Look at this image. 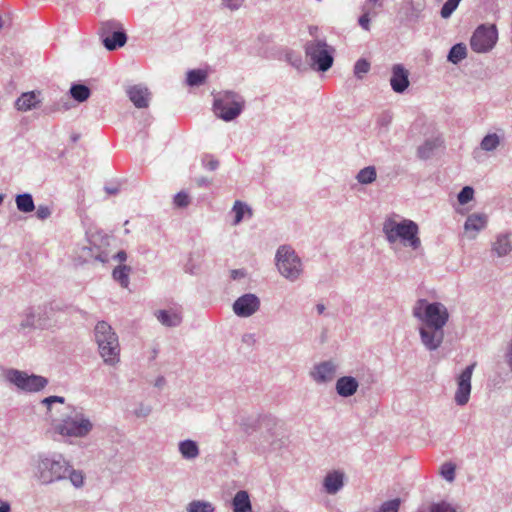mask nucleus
<instances>
[{"label":"nucleus","instance_id":"obj_40","mask_svg":"<svg viewBox=\"0 0 512 512\" xmlns=\"http://www.w3.org/2000/svg\"><path fill=\"white\" fill-rule=\"evenodd\" d=\"M370 70V63L364 59L361 58L356 61L354 65V75L358 79H362L365 74H367Z\"/></svg>","mask_w":512,"mask_h":512},{"label":"nucleus","instance_id":"obj_34","mask_svg":"<svg viewBox=\"0 0 512 512\" xmlns=\"http://www.w3.org/2000/svg\"><path fill=\"white\" fill-rule=\"evenodd\" d=\"M232 211L235 214L233 221L234 225H238L243 220L245 213H247L249 217L252 216L251 208L239 200L235 201Z\"/></svg>","mask_w":512,"mask_h":512},{"label":"nucleus","instance_id":"obj_5","mask_svg":"<svg viewBox=\"0 0 512 512\" xmlns=\"http://www.w3.org/2000/svg\"><path fill=\"white\" fill-rule=\"evenodd\" d=\"M418 232V225L412 220L396 222L388 219L383 224V233L390 244L400 240L404 246L411 247L414 250L421 246Z\"/></svg>","mask_w":512,"mask_h":512},{"label":"nucleus","instance_id":"obj_31","mask_svg":"<svg viewBox=\"0 0 512 512\" xmlns=\"http://www.w3.org/2000/svg\"><path fill=\"white\" fill-rule=\"evenodd\" d=\"M467 56V48L463 43H457L449 50L447 59L453 64H458L460 61L465 59Z\"/></svg>","mask_w":512,"mask_h":512},{"label":"nucleus","instance_id":"obj_9","mask_svg":"<svg viewBox=\"0 0 512 512\" xmlns=\"http://www.w3.org/2000/svg\"><path fill=\"white\" fill-rule=\"evenodd\" d=\"M98 34L103 46L108 51L123 47L127 42V34L122 24L115 19L101 22Z\"/></svg>","mask_w":512,"mask_h":512},{"label":"nucleus","instance_id":"obj_63","mask_svg":"<svg viewBox=\"0 0 512 512\" xmlns=\"http://www.w3.org/2000/svg\"><path fill=\"white\" fill-rule=\"evenodd\" d=\"M57 109H58V108L45 107V108H44V110H43V112L47 114V113H51V112H53V111H55V110H57Z\"/></svg>","mask_w":512,"mask_h":512},{"label":"nucleus","instance_id":"obj_25","mask_svg":"<svg viewBox=\"0 0 512 512\" xmlns=\"http://www.w3.org/2000/svg\"><path fill=\"white\" fill-rule=\"evenodd\" d=\"M408 6L409 7L406 13V20L415 23L423 17L422 13L426 8V1L410 0Z\"/></svg>","mask_w":512,"mask_h":512},{"label":"nucleus","instance_id":"obj_20","mask_svg":"<svg viewBox=\"0 0 512 512\" xmlns=\"http://www.w3.org/2000/svg\"><path fill=\"white\" fill-rule=\"evenodd\" d=\"M344 485V474L340 471L329 472L323 481V486L328 494H336Z\"/></svg>","mask_w":512,"mask_h":512},{"label":"nucleus","instance_id":"obj_7","mask_svg":"<svg viewBox=\"0 0 512 512\" xmlns=\"http://www.w3.org/2000/svg\"><path fill=\"white\" fill-rule=\"evenodd\" d=\"M275 262L279 273L291 282L298 280L303 272L302 261L289 245L278 247Z\"/></svg>","mask_w":512,"mask_h":512},{"label":"nucleus","instance_id":"obj_22","mask_svg":"<svg viewBox=\"0 0 512 512\" xmlns=\"http://www.w3.org/2000/svg\"><path fill=\"white\" fill-rule=\"evenodd\" d=\"M512 251V243L510 241V234H499L496 240L492 243V252L498 257H504Z\"/></svg>","mask_w":512,"mask_h":512},{"label":"nucleus","instance_id":"obj_28","mask_svg":"<svg viewBox=\"0 0 512 512\" xmlns=\"http://www.w3.org/2000/svg\"><path fill=\"white\" fill-rule=\"evenodd\" d=\"M69 92L71 97L79 103L86 101L91 95L90 88L80 83L72 84Z\"/></svg>","mask_w":512,"mask_h":512},{"label":"nucleus","instance_id":"obj_49","mask_svg":"<svg viewBox=\"0 0 512 512\" xmlns=\"http://www.w3.org/2000/svg\"><path fill=\"white\" fill-rule=\"evenodd\" d=\"M65 398L62 396H49L42 400V404H44L48 410H50L51 405L53 403H61L64 404Z\"/></svg>","mask_w":512,"mask_h":512},{"label":"nucleus","instance_id":"obj_36","mask_svg":"<svg viewBox=\"0 0 512 512\" xmlns=\"http://www.w3.org/2000/svg\"><path fill=\"white\" fill-rule=\"evenodd\" d=\"M187 510L188 512H214L215 508L210 502L192 501Z\"/></svg>","mask_w":512,"mask_h":512},{"label":"nucleus","instance_id":"obj_41","mask_svg":"<svg viewBox=\"0 0 512 512\" xmlns=\"http://www.w3.org/2000/svg\"><path fill=\"white\" fill-rule=\"evenodd\" d=\"M361 10L363 14L359 17L358 23L364 30L368 31L370 29V15L375 16L377 15V12L372 8L367 7H361Z\"/></svg>","mask_w":512,"mask_h":512},{"label":"nucleus","instance_id":"obj_12","mask_svg":"<svg viewBox=\"0 0 512 512\" xmlns=\"http://www.w3.org/2000/svg\"><path fill=\"white\" fill-rule=\"evenodd\" d=\"M476 363L468 365L457 377V389L455 392L454 400L459 406H464L468 403L471 394V378Z\"/></svg>","mask_w":512,"mask_h":512},{"label":"nucleus","instance_id":"obj_6","mask_svg":"<svg viewBox=\"0 0 512 512\" xmlns=\"http://www.w3.org/2000/svg\"><path fill=\"white\" fill-rule=\"evenodd\" d=\"M304 51L313 70L326 72L333 66L335 49L325 39L307 41L304 45Z\"/></svg>","mask_w":512,"mask_h":512},{"label":"nucleus","instance_id":"obj_60","mask_svg":"<svg viewBox=\"0 0 512 512\" xmlns=\"http://www.w3.org/2000/svg\"><path fill=\"white\" fill-rule=\"evenodd\" d=\"M507 358H508V364H509V366L512 369V340H511V343H510V346H509V351H508V354H507Z\"/></svg>","mask_w":512,"mask_h":512},{"label":"nucleus","instance_id":"obj_8","mask_svg":"<svg viewBox=\"0 0 512 512\" xmlns=\"http://www.w3.org/2000/svg\"><path fill=\"white\" fill-rule=\"evenodd\" d=\"M245 101L233 91H226L214 100V112L222 120L229 122L236 119L243 111Z\"/></svg>","mask_w":512,"mask_h":512},{"label":"nucleus","instance_id":"obj_57","mask_svg":"<svg viewBox=\"0 0 512 512\" xmlns=\"http://www.w3.org/2000/svg\"><path fill=\"white\" fill-rule=\"evenodd\" d=\"M244 276H245V273L241 269H234V270L231 271V277L233 279H238V278H241V277H244Z\"/></svg>","mask_w":512,"mask_h":512},{"label":"nucleus","instance_id":"obj_10","mask_svg":"<svg viewBox=\"0 0 512 512\" xmlns=\"http://www.w3.org/2000/svg\"><path fill=\"white\" fill-rule=\"evenodd\" d=\"M4 373L8 382L25 392H39L48 384V380L43 376L29 375L24 371L14 368L6 369Z\"/></svg>","mask_w":512,"mask_h":512},{"label":"nucleus","instance_id":"obj_29","mask_svg":"<svg viewBox=\"0 0 512 512\" xmlns=\"http://www.w3.org/2000/svg\"><path fill=\"white\" fill-rule=\"evenodd\" d=\"M37 328L35 321V313L33 308H27L22 314V320L18 327V332L24 333L27 329H35Z\"/></svg>","mask_w":512,"mask_h":512},{"label":"nucleus","instance_id":"obj_44","mask_svg":"<svg viewBox=\"0 0 512 512\" xmlns=\"http://www.w3.org/2000/svg\"><path fill=\"white\" fill-rule=\"evenodd\" d=\"M474 189L470 186H465L458 193L457 199L461 205H465L473 199Z\"/></svg>","mask_w":512,"mask_h":512},{"label":"nucleus","instance_id":"obj_18","mask_svg":"<svg viewBox=\"0 0 512 512\" xmlns=\"http://www.w3.org/2000/svg\"><path fill=\"white\" fill-rule=\"evenodd\" d=\"M359 387L356 378L352 376H342L336 381L335 389L339 396L347 398L354 395Z\"/></svg>","mask_w":512,"mask_h":512},{"label":"nucleus","instance_id":"obj_26","mask_svg":"<svg viewBox=\"0 0 512 512\" xmlns=\"http://www.w3.org/2000/svg\"><path fill=\"white\" fill-rule=\"evenodd\" d=\"M157 320L166 327H177L182 322L180 313L168 310H160L156 314Z\"/></svg>","mask_w":512,"mask_h":512},{"label":"nucleus","instance_id":"obj_43","mask_svg":"<svg viewBox=\"0 0 512 512\" xmlns=\"http://www.w3.org/2000/svg\"><path fill=\"white\" fill-rule=\"evenodd\" d=\"M401 505V499L395 498L392 500L385 501L381 504L376 512H398Z\"/></svg>","mask_w":512,"mask_h":512},{"label":"nucleus","instance_id":"obj_62","mask_svg":"<svg viewBox=\"0 0 512 512\" xmlns=\"http://www.w3.org/2000/svg\"><path fill=\"white\" fill-rule=\"evenodd\" d=\"M106 192L108 194H116L118 192V189L117 188H109V187H106L105 188Z\"/></svg>","mask_w":512,"mask_h":512},{"label":"nucleus","instance_id":"obj_15","mask_svg":"<svg viewBox=\"0 0 512 512\" xmlns=\"http://www.w3.org/2000/svg\"><path fill=\"white\" fill-rule=\"evenodd\" d=\"M126 94L136 108L143 109L149 106L150 92L146 86L141 84L129 86Z\"/></svg>","mask_w":512,"mask_h":512},{"label":"nucleus","instance_id":"obj_42","mask_svg":"<svg viewBox=\"0 0 512 512\" xmlns=\"http://www.w3.org/2000/svg\"><path fill=\"white\" fill-rule=\"evenodd\" d=\"M460 2L461 0H446L440 11L441 17L444 19L449 18L452 15V13L457 9Z\"/></svg>","mask_w":512,"mask_h":512},{"label":"nucleus","instance_id":"obj_30","mask_svg":"<svg viewBox=\"0 0 512 512\" xmlns=\"http://www.w3.org/2000/svg\"><path fill=\"white\" fill-rule=\"evenodd\" d=\"M131 272V267L127 265H119L114 268L112 272L113 279L117 281L121 287L127 288L129 285V274Z\"/></svg>","mask_w":512,"mask_h":512},{"label":"nucleus","instance_id":"obj_33","mask_svg":"<svg viewBox=\"0 0 512 512\" xmlns=\"http://www.w3.org/2000/svg\"><path fill=\"white\" fill-rule=\"evenodd\" d=\"M377 173L374 166H367L361 169L357 175L356 179L360 184L368 185L373 183L376 180Z\"/></svg>","mask_w":512,"mask_h":512},{"label":"nucleus","instance_id":"obj_59","mask_svg":"<svg viewBox=\"0 0 512 512\" xmlns=\"http://www.w3.org/2000/svg\"><path fill=\"white\" fill-rule=\"evenodd\" d=\"M166 380L163 376H159L156 380H155V386L158 387V388H161L164 386Z\"/></svg>","mask_w":512,"mask_h":512},{"label":"nucleus","instance_id":"obj_32","mask_svg":"<svg viewBox=\"0 0 512 512\" xmlns=\"http://www.w3.org/2000/svg\"><path fill=\"white\" fill-rule=\"evenodd\" d=\"M207 72L202 69H193L187 72L186 82L189 86L195 87L205 83L207 79Z\"/></svg>","mask_w":512,"mask_h":512},{"label":"nucleus","instance_id":"obj_48","mask_svg":"<svg viewBox=\"0 0 512 512\" xmlns=\"http://www.w3.org/2000/svg\"><path fill=\"white\" fill-rule=\"evenodd\" d=\"M52 214L51 209L46 205H39L36 210V216L40 220L49 218Z\"/></svg>","mask_w":512,"mask_h":512},{"label":"nucleus","instance_id":"obj_50","mask_svg":"<svg viewBox=\"0 0 512 512\" xmlns=\"http://www.w3.org/2000/svg\"><path fill=\"white\" fill-rule=\"evenodd\" d=\"M243 2L244 0H221L222 6L232 11L239 9Z\"/></svg>","mask_w":512,"mask_h":512},{"label":"nucleus","instance_id":"obj_61","mask_svg":"<svg viewBox=\"0 0 512 512\" xmlns=\"http://www.w3.org/2000/svg\"><path fill=\"white\" fill-rule=\"evenodd\" d=\"M315 308L318 314H323L325 311V305L322 303H318Z\"/></svg>","mask_w":512,"mask_h":512},{"label":"nucleus","instance_id":"obj_47","mask_svg":"<svg viewBox=\"0 0 512 512\" xmlns=\"http://www.w3.org/2000/svg\"><path fill=\"white\" fill-rule=\"evenodd\" d=\"M174 205L179 208H185L189 205L190 199L186 192L180 191L174 196Z\"/></svg>","mask_w":512,"mask_h":512},{"label":"nucleus","instance_id":"obj_14","mask_svg":"<svg viewBox=\"0 0 512 512\" xmlns=\"http://www.w3.org/2000/svg\"><path fill=\"white\" fill-rule=\"evenodd\" d=\"M337 366L332 361H323L314 366L310 372L311 378L318 384L327 383L334 379Z\"/></svg>","mask_w":512,"mask_h":512},{"label":"nucleus","instance_id":"obj_55","mask_svg":"<svg viewBox=\"0 0 512 512\" xmlns=\"http://www.w3.org/2000/svg\"><path fill=\"white\" fill-rule=\"evenodd\" d=\"M11 506L9 502L0 499V512H10Z\"/></svg>","mask_w":512,"mask_h":512},{"label":"nucleus","instance_id":"obj_2","mask_svg":"<svg viewBox=\"0 0 512 512\" xmlns=\"http://www.w3.org/2000/svg\"><path fill=\"white\" fill-rule=\"evenodd\" d=\"M56 433L63 437H86L93 429V423L82 408L68 405L62 418L53 425Z\"/></svg>","mask_w":512,"mask_h":512},{"label":"nucleus","instance_id":"obj_27","mask_svg":"<svg viewBox=\"0 0 512 512\" xmlns=\"http://www.w3.org/2000/svg\"><path fill=\"white\" fill-rule=\"evenodd\" d=\"M15 203L17 209L22 213H30L35 210L33 196L30 193L16 195Z\"/></svg>","mask_w":512,"mask_h":512},{"label":"nucleus","instance_id":"obj_3","mask_svg":"<svg viewBox=\"0 0 512 512\" xmlns=\"http://www.w3.org/2000/svg\"><path fill=\"white\" fill-rule=\"evenodd\" d=\"M70 462L61 454L39 455L34 476L42 485L67 479Z\"/></svg>","mask_w":512,"mask_h":512},{"label":"nucleus","instance_id":"obj_53","mask_svg":"<svg viewBox=\"0 0 512 512\" xmlns=\"http://www.w3.org/2000/svg\"><path fill=\"white\" fill-rule=\"evenodd\" d=\"M114 260H118L119 262H124L127 260V253L124 250H120L113 256Z\"/></svg>","mask_w":512,"mask_h":512},{"label":"nucleus","instance_id":"obj_35","mask_svg":"<svg viewBox=\"0 0 512 512\" xmlns=\"http://www.w3.org/2000/svg\"><path fill=\"white\" fill-rule=\"evenodd\" d=\"M285 60L295 69L298 71H304L306 70V66L303 62L302 56L300 53L293 51V50H287L285 52Z\"/></svg>","mask_w":512,"mask_h":512},{"label":"nucleus","instance_id":"obj_4","mask_svg":"<svg viewBox=\"0 0 512 512\" xmlns=\"http://www.w3.org/2000/svg\"><path fill=\"white\" fill-rule=\"evenodd\" d=\"M94 339L104 363L114 366L120 361V343L117 333L106 321H99L94 328Z\"/></svg>","mask_w":512,"mask_h":512},{"label":"nucleus","instance_id":"obj_46","mask_svg":"<svg viewBox=\"0 0 512 512\" xmlns=\"http://www.w3.org/2000/svg\"><path fill=\"white\" fill-rule=\"evenodd\" d=\"M201 162L203 167L209 171H215L219 167V161L209 154H205Z\"/></svg>","mask_w":512,"mask_h":512},{"label":"nucleus","instance_id":"obj_1","mask_svg":"<svg viewBox=\"0 0 512 512\" xmlns=\"http://www.w3.org/2000/svg\"><path fill=\"white\" fill-rule=\"evenodd\" d=\"M412 315L420 322V339L429 351L437 350L444 340V327L449 321L447 307L441 302H429L418 299L412 309Z\"/></svg>","mask_w":512,"mask_h":512},{"label":"nucleus","instance_id":"obj_54","mask_svg":"<svg viewBox=\"0 0 512 512\" xmlns=\"http://www.w3.org/2000/svg\"><path fill=\"white\" fill-rule=\"evenodd\" d=\"M151 412V409L149 407H146V408H140L139 410H137L135 412L136 416L138 417H146L147 415H149Z\"/></svg>","mask_w":512,"mask_h":512},{"label":"nucleus","instance_id":"obj_64","mask_svg":"<svg viewBox=\"0 0 512 512\" xmlns=\"http://www.w3.org/2000/svg\"><path fill=\"white\" fill-rule=\"evenodd\" d=\"M3 201H4V195L0 194V205L3 203Z\"/></svg>","mask_w":512,"mask_h":512},{"label":"nucleus","instance_id":"obj_39","mask_svg":"<svg viewBox=\"0 0 512 512\" xmlns=\"http://www.w3.org/2000/svg\"><path fill=\"white\" fill-rule=\"evenodd\" d=\"M67 478H69L70 482L75 488H81L84 485L83 472L80 470H75L71 464Z\"/></svg>","mask_w":512,"mask_h":512},{"label":"nucleus","instance_id":"obj_51","mask_svg":"<svg viewBox=\"0 0 512 512\" xmlns=\"http://www.w3.org/2000/svg\"><path fill=\"white\" fill-rule=\"evenodd\" d=\"M383 0H366L362 5V8H372L374 10V6L382 7Z\"/></svg>","mask_w":512,"mask_h":512},{"label":"nucleus","instance_id":"obj_17","mask_svg":"<svg viewBox=\"0 0 512 512\" xmlns=\"http://www.w3.org/2000/svg\"><path fill=\"white\" fill-rule=\"evenodd\" d=\"M40 91H30L22 93L20 97L17 98L15 102V106L19 111H30L35 109L40 104Z\"/></svg>","mask_w":512,"mask_h":512},{"label":"nucleus","instance_id":"obj_16","mask_svg":"<svg viewBox=\"0 0 512 512\" xmlns=\"http://www.w3.org/2000/svg\"><path fill=\"white\" fill-rule=\"evenodd\" d=\"M390 85L392 90L396 93H403L408 88V71L403 67V65H393Z\"/></svg>","mask_w":512,"mask_h":512},{"label":"nucleus","instance_id":"obj_52","mask_svg":"<svg viewBox=\"0 0 512 512\" xmlns=\"http://www.w3.org/2000/svg\"><path fill=\"white\" fill-rule=\"evenodd\" d=\"M194 181L198 187H208L211 185V180L203 176L195 178Z\"/></svg>","mask_w":512,"mask_h":512},{"label":"nucleus","instance_id":"obj_24","mask_svg":"<svg viewBox=\"0 0 512 512\" xmlns=\"http://www.w3.org/2000/svg\"><path fill=\"white\" fill-rule=\"evenodd\" d=\"M441 145L442 140L438 137L427 139L422 145L418 147L417 156L422 160H427L433 156L434 151Z\"/></svg>","mask_w":512,"mask_h":512},{"label":"nucleus","instance_id":"obj_11","mask_svg":"<svg viewBox=\"0 0 512 512\" xmlns=\"http://www.w3.org/2000/svg\"><path fill=\"white\" fill-rule=\"evenodd\" d=\"M497 39L498 32L496 26H486L482 24L474 31L470 39V46L474 52L486 53L495 46Z\"/></svg>","mask_w":512,"mask_h":512},{"label":"nucleus","instance_id":"obj_23","mask_svg":"<svg viewBox=\"0 0 512 512\" xmlns=\"http://www.w3.org/2000/svg\"><path fill=\"white\" fill-rule=\"evenodd\" d=\"M178 450L181 456L186 460H193L200 454L198 444L196 441L191 439L180 441L178 444Z\"/></svg>","mask_w":512,"mask_h":512},{"label":"nucleus","instance_id":"obj_38","mask_svg":"<svg viewBox=\"0 0 512 512\" xmlns=\"http://www.w3.org/2000/svg\"><path fill=\"white\" fill-rule=\"evenodd\" d=\"M393 115L390 111H383L377 116L376 125L380 131L386 132L392 122Z\"/></svg>","mask_w":512,"mask_h":512},{"label":"nucleus","instance_id":"obj_56","mask_svg":"<svg viewBox=\"0 0 512 512\" xmlns=\"http://www.w3.org/2000/svg\"><path fill=\"white\" fill-rule=\"evenodd\" d=\"M95 259L99 262L106 263L109 261L108 254L105 252H101L95 256Z\"/></svg>","mask_w":512,"mask_h":512},{"label":"nucleus","instance_id":"obj_37","mask_svg":"<svg viewBox=\"0 0 512 512\" xmlns=\"http://www.w3.org/2000/svg\"><path fill=\"white\" fill-rule=\"evenodd\" d=\"M500 143V139L497 134H488L481 141V148L485 151L495 150Z\"/></svg>","mask_w":512,"mask_h":512},{"label":"nucleus","instance_id":"obj_21","mask_svg":"<svg viewBox=\"0 0 512 512\" xmlns=\"http://www.w3.org/2000/svg\"><path fill=\"white\" fill-rule=\"evenodd\" d=\"M233 512H252V504L247 491L239 490L232 499Z\"/></svg>","mask_w":512,"mask_h":512},{"label":"nucleus","instance_id":"obj_45","mask_svg":"<svg viewBox=\"0 0 512 512\" xmlns=\"http://www.w3.org/2000/svg\"><path fill=\"white\" fill-rule=\"evenodd\" d=\"M441 475L444 479L449 482H452L455 479V465L452 463H444L441 466Z\"/></svg>","mask_w":512,"mask_h":512},{"label":"nucleus","instance_id":"obj_58","mask_svg":"<svg viewBox=\"0 0 512 512\" xmlns=\"http://www.w3.org/2000/svg\"><path fill=\"white\" fill-rule=\"evenodd\" d=\"M242 341L247 344L254 343V335L253 334H245L242 338Z\"/></svg>","mask_w":512,"mask_h":512},{"label":"nucleus","instance_id":"obj_13","mask_svg":"<svg viewBox=\"0 0 512 512\" xmlns=\"http://www.w3.org/2000/svg\"><path fill=\"white\" fill-rule=\"evenodd\" d=\"M260 308V299L252 293H246L233 303V311L239 317H249Z\"/></svg>","mask_w":512,"mask_h":512},{"label":"nucleus","instance_id":"obj_19","mask_svg":"<svg viewBox=\"0 0 512 512\" xmlns=\"http://www.w3.org/2000/svg\"><path fill=\"white\" fill-rule=\"evenodd\" d=\"M488 222V217L484 213H473L469 215L465 221L464 229L466 232H474L471 238H475L476 234L483 230Z\"/></svg>","mask_w":512,"mask_h":512}]
</instances>
